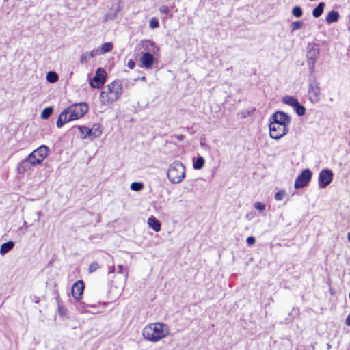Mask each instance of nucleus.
<instances>
[{
    "mask_svg": "<svg viewBox=\"0 0 350 350\" xmlns=\"http://www.w3.org/2000/svg\"><path fill=\"white\" fill-rule=\"evenodd\" d=\"M84 290V283L82 280L77 281L71 288V293L72 297L79 301L82 296Z\"/></svg>",
    "mask_w": 350,
    "mask_h": 350,
    "instance_id": "13",
    "label": "nucleus"
},
{
    "mask_svg": "<svg viewBox=\"0 0 350 350\" xmlns=\"http://www.w3.org/2000/svg\"><path fill=\"white\" fill-rule=\"evenodd\" d=\"M106 81V72L104 68H99L96 71L95 76L90 79V85L92 88H101Z\"/></svg>",
    "mask_w": 350,
    "mask_h": 350,
    "instance_id": "8",
    "label": "nucleus"
},
{
    "mask_svg": "<svg viewBox=\"0 0 350 350\" xmlns=\"http://www.w3.org/2000/svg\"><path fill=\"white\" fill-rule=\"evenodd\" d=\"M159 11L162 14H167L169 13V8L166 5H163L159 8Z\"/></svg>",
    "mask_w": 350,
    "mask_h": 350,
    "instance_id": "38",
    "label": "nucleus"
},
{
    "mask_svg": "<svg viewBox=\"0 0 350 350\" xmlns=\"http://www.w3.org/2000/svg\"><path fill=\"white\" fill-rule=\"evenodd\" d=\"M200 145H201V146H204V143H202V142H200Z\"/></svg>",
    "mask_w": 350,
    "mask_h": 350,
    "instance_id": "52",
    "label": "nucleus"
},
{
    "mask_svg": "<svg viewBox=\"0 0 350 350\" xmlns=\"http://www.w3.org/2000/svg\"><path fill=\"white\" fill-rule=\"evenodd\" d=\"M319 54V49L314 46H312L307 51L308 63L312 71L314 68L316 60Z\"/></svg>",
    "mask_w": 350,
    "mask_h": 350,
    "instance_id": "12",
    "label": "nucleus"
},
{
    "mask_svg": "<svg viewBox=\"0 0 350 350\" xmlns=\"http://www.w3.org/2000/svg\"><path fill=\"white\" fill-rule=\"evenodd\" d=\"M114 271H115L114 265H112L109 267V273H114Z\"/></svg>",
    "mask_w": 350,
    "mask_h": 350,
    "instance_id": "45",
    "label": "nucleus"
},
{
    "mask_svg": "<svg viewBox=\"0 0 350 350\" xmlns=\"http://www.w3.org/2000/svg\"><path fill=\"white\" fill-rule=\"evenodd\" d=\"M169 334V326L165 323L159 322L147 325L142 331L144 338L152 342H159Z\"/></svg>",
    "mask_w": 350,
    "mask_h": 350,
    "instance_id": "2",
    "label": "nucleus"
},
{
    "mask_svg": "<svg viewBox=\"0 0 350 350\" xmlns=\"http://www.w3.org/2000/svg\"><path fill=\"white\" fill-rule=\"evenodd\" d=\"M254 208L257 210L262 211L265 209V205L261 202H257L254 204Z\"/></svg>",
    "mask_w": 350,
    "mask_h": 350,
    "instance_id": "37",
    "label": "nucleus"
},
{
    "mask_svg": "<svg viewBox=\"0 0 350 350\" xmlns=\"http://www.w3.org/2000/svg\"><path fill=\"white\" fill-rule=\"evenodd\" d=\"M49 152V148L45 145H42L29 154L27 158L32 165H36L47 157Z\"/></svg>",
    "mask_w": 350,
    "mask_h": 350,
    "instance_id": "5",
    "label": "nucleus"
},
{
    "mask_svg": "<svg viewBox=\"0 0 350 350\" xmlns=\"http://www.w3.org/2000/svg\"><path fill=\"white\" fill-rule=\"evenodd\" d=\"M174 138L179 141H182L184 139V136L183 135H175Z\"/></svg>",
    "mask_w": 350,
    "mask_h": 350,
    "instance_id": "43",
    "label": "nucleus"
},
{
    "mask_svg": "<svg viewBox=\"0 0 350 350\" xmlns=\"http://www.w3.org/2000/svg\"><path fill=\"white\" fill-rule=\"evenodd\" d=\"M312 172L310 169L304 170L297 177L295 181V189H301L306 186L312 178Z\"/></svg>",
    "mask_w": 350,
    "mask_h": 350,
    "instance_id": "9",
    "label": "nucleus"
},
{
    "mask_svg": "<svg viewBox=\"0 0 350 350\" xmlns=\"http://www.w3.org/2000/svg\"><path fill=\"white\" fill-rule=\"evenodd\" d=\"M135 63L133 60L132 59H130L128 63H127V66L130 68V69H133L135 68Z\"/></svg>",
    "mask_w": 350,
    "mask_h": 350,
    "instance_id": "40",
    "label": "nucleus"
},
{
    "mask_svg": "<svg viewBox=\"0 0 350 350\" xmlns=\"http://www.w3.org/2000/svg\"><path fill=\"white\" fill-rule=\"evenodd\" d=\"M96 54H97V51L93 50L91 52L88 53V56L90 57V58H92V57H94Z\"/></svg>",
    "mask_w": 350,
    "mask_h": 350,
    "instance_id": "41",
    "label": "nucleus"
},
{
    "mask_svg": "<svg viewBox=\"0 0 350 350\" xmlns=\"http://www.w3.org/2000/svg\"><path fill=\"white\" fill-rule=\"evenodd\" d=\"M282 102L284 104L291 106L293 107H295V105H298V103H299L298 100L295 97L292 96H284L282 98Z\"/></svg>",
    "mask_w": 350,
    "mask_h": 350,
    "instance_id": "22",
    "label": "nucleus"
},
{
    "mask_svg": "<svg viewBox=\"0 0 350 350\" xmlns=\"http://www.w3.org/2000/svg\"><path fill=\"white\" fill-rule=\"evenodd\" d=\"M159 21L157 18L153 17L149 21V27L152 29H155L159 27Z\"/></svg>",
    "mask_w": 350,
    "mask_h": 350,
    "instance_id": "32",
    "label": "nucleus"
},
{
    "mask_svg": "<svg viewBox=\"0 0 350 350\" xmlns=\"http://www.w3.org/2000/svg\"><path fill=\"white\" fill-rule=\"evenodd\" d=\"M288 133V126L271 122L269 124V135L273 139H280Z\"/></svg>",
    "mask_w": 350,
    "mask_h": 350,
    "instance_id": "6",
    "label": "nucleus"
},
{
    "mask_svg": "<svg viewBox=\"0 0 350 350\" xmlns=\"http://www.w3.org/2000/svg\"><path fill=\"white\" fill-rule=\"evenodd\" d=\"M292 14L295 17L299 18L302 16V9L299 6H295L292 10Z\"/></svg>",
    "mask_w": 350,
    "mask_h": 350,
    "instance_id": "31",
    "label": "nucleus"
},
{
    "mask_svg": "<svg viewBox=\"0 0 350 350\" xmlns=\"http://www.w3.org/2000/svg\"><path fill=\"white\" fill-rule=\"evenodd\" d=\"M141 80L143 81H146V77L144 76H143L142 78H141Z\"/></svg>",
    "mask_w": 350,
    "mask_h": 350,
    "instance_id": "51",
    "label": "nucleus"
},
{
    "mask_svg": "<svg viewBox=\"0 0 350 350\" xmlns=\"http://www.w3.org/2000/svg\"><path fill=\"white\" fill-rule=\"evenodd\" d=\"M23 226H24L26 228H28L27 223L25 221H24V222H23Z\"/></svg>",
    "mask_w": 350,
    "mask_h": 350,
    "instance_id": "49",
    "label": "nucleus"
},
{
    "mask_svg": "<svg viewBox=\"0 0 350 350\" xmlns=\"http://www.w3.org/2000/svg\"><path fill=\"white\" fill-rule=\"evenodd\" d=\"M167 176L172 183H180L185 176V166L178 161L173 162L168 168Z\"/></svg>",
    "mask_w": 350,
    "mask_h": 350,
    "instance_id": "3",
    "label": "nucleus"
},
{
    "mask_svg": "<svg viewBox=\"0 0 350 350\" xmlns=\"http://www.w3.org/2000/svg\"><path fill=\"white\" fill-rule=\"evenodd\" d=\"M91 130V137L93 138H97L99 137L102 133V131L100 129V127L98 124H94Z\"/></svg>",
    "mask_w": 350,
    "mask_h": 350,
    "instance_id": "25",
    "label": "nucleus"
},
{
    "mask_svg": "<svg viewBox=\"0 0 350 350\" xmlns=\"http://www.w3.org/2000/svg\"><path fill=\"white\" fill-rule=\"evenodd\" d=\"M36 215H37V217H36V221H40V213L38 211V212H36Z\"/></svg>",
    "mask_w": 350,
    "mask_h": 350,
    "instance_id": "46",
    "label": "nucleus"
},
{
    "mask_svg": "<svg viewBox=\"0 0 350 350\" xmlns=\"http://www.w3.org/2000/svg\"><path fill=\"white\" fill-rule=\"evenodd\" d=\"M272 122L278 124H283V126H288L291 122V118L287 114L282 111H277L272 115Z\"/></svg>",
    "mask_w": 350,
    "mask_h": 350,
    "instance_id": "11",
    "label": "nucleus"
},
{
    "mask_svg": "<svg viewBox=\"0 0 350 350\" xmlns=\"http://www.w3.org/2000/svg\"><path fill=\"white\" fill-rule=\"evenodd\" d=\"M123 94L122 83L120 80H115L107 84L100 92L99 101L101 107L109 106L122 96Z\"/></svg>",
    "mask_w": 350,
    "mask_h": 350,
    "instance_id": "1",
    "label": "nucleus"
},
{
    "mask_svg": "<svg viewBox=\"0 0 350 350\" xmlns=\"http://www.w3.org/2000/svg\"><path fill=\"white\" fill-rule=\"evenodd\" d=\"M14 246V243L12 241L3 243L0 247V254L2 256L5 255L6 253L13 249Z\"/></svg>",
    "mask_w": 350,
    "mask_h": 350,
    "instance_id": "19",
    "label": "nucleus"
},
{
    "mask_svg": "<svg viewBox=\"0 0 350 350\" xmlns=\"http://www.w3.org/2000/svg\"><path fill=\"white\" fill-rule=\"evenodd\" d=\"M128 275H129V273H128V272L126 271V272L125 273V274H124V281H126V279H127V278H128Z\"/></svg>",
    "mask_w": 350,
    "mask_h": 350,
    "instance_id": "48",
    "label": "nucleus"
},
{
    "mask_svg": "<svg viewBox=\"0 0 350 350\" xmlns=\"http://www.w3.org/2000/svg\"><path fill=\"white\" fill-rule=\"evenodd\" d=\"M339 17L340 15L338 12L333 10L327 14L325 21L327 23L331 24L336 22L339 19Z\"/></svg>",
    "mask_w": 350,
    "mask_h": 350,
    "instance_id": "20",
    "label": "nucleus"
},
{
    "mask_svg": "<svg viewBox=\"0 0 350 350\" xmlns=\"http://www.w3.org/2000/svg\"><path fill=\"white\" fill-rule=\"evenodd\" d=\"M294 108L298 116H304L306 113L305 107L303 105H300L299 103H298V105H296Z\"/></svg>",
    "mask_w": 350,
    "mask_h": 350,
    "instance_id": "30",
    "label": "nucleus"
},
{
    "mask_svg": "<svg viewBox=\"0 0 350 350\" xmlns=\"http://www.w3.org/2000/svg\"><path fill=\"white\" fill-rule=\"evenodd\" d=\"M78 129L81 134L82 139H86L87 137H91V130L85 126H79Z\"/></svg>",
    "mask_w": 350,
    "mask_h": 350,
    "instance_id": "24",
    "label": "nucleus"
},
{
    "mask_svg": "<svg viewBox=\"0 0 350 350\" xmlns=\"http://www.w3.org/2000/svg\"><path fill=\"white\" fill-rule=\"evenodd\" d=\"M70 122L69 120L68 116L66 115V112L64 111H62V113L59 115V117L57 118V120L56 122V125L57 128H61L62 126L68 122Z\"/></svg>",
    "mask_w": 350,
    "mask_h": 350,
    "instance_id": "18",
    "label": "nucleus"
},
{
    "mask_svg": "<svg viewBox=\"0 0 350 350\" xmlns=\"http://www.w3.org/2000/svg\"><path fill=\"white\" fill-rule=\"evenodd\" d=\"M89 107L86 103H75L66 108V112L70 121L77 120L88 113Z\"/></svg>",
    "mask_w": 350,
    "mask_h": 350,
    "instance_id": "4",
    "label": "nucleus"
},
{
    "mask_svg": "<svg viewBox=\"0 0 350 350\" xmlns=\"http://www.w3.org/2000/svg\"><path fill=\"white\" fill-rule=\"evenodd\" d=\"M286 196V191L284 190H280L275 194V199L277 201L282 200Z\"/></svg>",
    "mask_w": 350,
    "mask_h": 350,
    "instance_id": "34",
    "label": "nucleus"
},
{
    "mask_svg": "<svg viewBox=\"0 0 350 350\" xmlns=\"http://www.w3.org/2000/svg\"><path fill=\"white\" fill-rule=\"evenodd\" d=\"M99 267H100V266L98 264V262H93L89 266L88 272L90 273H92L94 272L95 271H96L98 269H99Z\"/></svg>",
    "mask_w": 350,
    "mask_h": 350,
    "instance_id": "33",
    "label": "nucleus"
},
{
    "mask_svg": "<svg viewBox=\"0 0 350 350\" xmlns=\"http://www.w3.org/2000/svg\"><path fill=\"white\" fill-rule=\"evenodd\" d=\"M46 79L50 83L56 82L58 80V75L54 72H49L46 75Z\"/></svg>",
    "mask_w": 350,
    "mask_h": 350,
    "instance_id": "28",
    "label": "nucleus"
},
{
    "mask_svg": "<svg viewBox=\"0 0 350 350\" xmlns=\"http://www.w3.org/2000/svg\"><path fill=\"white\" fill-rule=\"evenodd\" d=\"M31 166H34V165H32L28 159L26 158L18 164V171L19 173H24L29 170Z\"/></svg>",
    "mask_w": 350,
    "mask_h": 350,
    "instance_id": "17",
    "label": "nucleus"
},
{
    "mask_svg": "<svg viewBox=\"0 0 350 350\" xmlns=\"http://www.w3.org/2000/svg\"><path fill=\"white\" fill-rule=\"evenodd\" d=\"M303 25V23L301 21H295L292 23V29H291V31H295L299 29H300Z\"/></svg>",
    "mask_w": 350,
    "mask_h": 350,
    "instance_id": "35",
    "label": "nucleus"
},
{
    "mask_svg": "<svg viewBox=\"0 0 350 350\" xmlns=\"http://www.w3.org/2000/svg\"><path fill=\"white\" fill-rule=\"evenodd\" d=\"M246 241L248 245H252L254 244L256 239L254 237H248Z\"/></svg>",
    "mask_w": 350,
    "mask_h": 350,
    "instance_id": "39",
    "label": "nucleus"
},
{
    "mask_svg": "<svg viewBox=\"0 0 350 350\" xmlns=\"http://www.w3.org/2000/svg\"><path fill=\"white\" fill-rule=\"evenodd\" d=\"M147 224L154 232H158L161 230V223L154 216H151L148 219Z\"/></svg>",
    "mask_w": 350,
    "mask_h": 350,
    "instance_id": "16",
    "label": "nucleus"
},
{
    "mask_svg": "<svg viewBox=\"0 0 350 350\" xmlns=\"http://www.w3.org/2000/svg\"><path fill=\"white\" fill-rule=\"evenodd\" d=\"M153 62L154 56L148 52L144 53L140 57V66L147 69L151 68Z\"/></svg>",
    "mask_w": 350,
    "mask_h": 350,
    "instance_id": "14",
    "label": "nucleus"
},
{
    "mask_svg": "<svg viewBox=\"0 0 350 350\" xmlns=\"http://www.w3.org/2000/svg\"><path fill=\"white\" fill-rule=\"evenodd\" d=\"M204 163L205 160L201 156L193 159V167L195 170H201L204 166Z\"/></svg>",
    "mask_w": 350,
    "mask_h": 350,
    "instance_id": "21",
    "label": "nucleus"
},
{
    "mask_svg": "<svg viewBox=\"0 0 350 350\" xmlns=\"http://www.w3.org/2000/svg\"><path fill=\"white\" fill-rule=\"evenodd\" d=\"M121 10V6L120 3H117L115 4L109 10L107 13L104 16V21H111L116 18L118 14L120 12Z\"/></svg>",
    "mask_w": 350,
    "mask_h": 350,
    "instance_id": "15",
    "label": "nucleus"
},
{
    "mask_svg": "<svg viewBox=\"0 0 350 350\" xmlns=\"http://www.w3.org/2000/svg\"><path fill=\"white\" fill-rule=\"evenodd\" d=\"M130 187L133 191H139L143 189L144 185L142 183L134 182L131 184Z\"/></svg>",
    "mask_w": 350,
    "mask_h": 350,
    "instance_id": "29",
    "label": "nucleus"
},
{
    "mask_svg": "<svg viewBox=\"0 0 350 350\" xmlns=\"http://www.w3.org/2000/svg\"><path fill=\"white\" fill-rule=\"evenodd\" d=\"M118 273L119 274H122V273H123V269H124L123 265H119L118 266Z\"/></svg>",
    "mask_w": 350,
    "mask_h": 350,
    "instance_id": "42",
    "label": "nucleus"
},
{
    "mask_svg": "<svg viewBox=\"0 0 350 350\" xmlns=\"http://www.w3.org/2000/svg\"><path fill=\"white\" fill-rule=\"evenodd\" d=\"M325 5L323 2L319 3L318 5L312 10L313 16L315 18H319L321 16L323 12Z\"/></svg>",
    "mask_w": 350,
    "mask_h": 350,
    "instance_id": "23",
    "label": "nucleus"
},
{
    "mask_svg": "<svg viewBox=\"0 0 350 350\" xmlns=\"http://www.w3.org/2000/svg\"><path fill=\"white\" fill-rule=\"evenodd\" d=\"M113 49V44L111 42H105L100 47V53L104 54L110 52Z\"/></svg>",
    "mask_w": 350,
    "mask_h": 350,
    "instance_id": "26",
    "label": "nucleus"
},
{
    "mask_svg": "<svg viewBox=\"0 0 350 350\" xmlns=\"http://www.w3.org/2000/svg\"><path fill=\"white\" fill-rule=\"evenodd\" d=\"M347 239H348L349 241H350V232H349L347 234Z\"/></svg>",
    "mask_w": 350,
    "mask_h": 350,
    "instance_id": "50",
    "label": "nucleus"
},
{
    "mask_svg": "<svg viewBox=\"0 0 350 350\" xmlns=\"http://www.w3.org/2000/svg\"><path fill=\"white\" fill-rule=\"evenodd\" d=\"M59 313L61 315H64L65 312L64 308H59Z\"/></svg>",
    "mask_w": 350,
    "mask_h": 350,
    "instance_id": "47",
    "label": "nucleus"
},
{
    "mask_svg": "<svg viewBox=\"0 0 350 350\" xmlns=\"http://www.w3.org/2000/svg\"><path fill=\"white\" fill-rule=\"evenodd\" d=\"M90 57L88 56V53H83L80 57V62L82 64H85L88 62V61L90 59Z\"/></svg>",
    "mask_w": 350,
    "mask_h": 350,
    "instance_id": "36",
    "label": "nucleus"
},
{
    "mask_svg": "<svg viewBox=\"0 0 350 350\" xmlns=\"http://www.w3.org/2000/svg\"><path fill=\"white\" fill-rule=\"evenodd\" d=\"M345 323L347 325L350 326V314L346 318Z\"/></svg>",
    "mask_w": 350,
    "mask_h": 350,
    "instance_id": "44",
    "label": "nucleus"
},
{
    "mask_svg": "<svg viewBox=\"0 0 350 350\" xmlns=\"http://www.w3.org/2000/svg\"><path fill=\"white\" fill-rule=\"evenodd\" d=\"M308 96L309 100L312 103H317L321 100V88L316 79L309 82Z\"/></svg>",
    "mask_w": 350,
    "mask_h": 350,
    "instance_id": "7",
    "label": "nucleus"
},
{
    "mask_svg": "<svg viewBox=\"0 0 350 350\" xmlns=\"http://www.w3.org/2000/svg\"><path fill=\"white\" fill-rule=\"evenodd\" d=\"M333 179V173L331 170L323 169L319 174L318 184L319 188H325L329 185Z\"/></svg>",
    "mask_w": 350,
    "mask_h": 350,
    "instance_id": "10",
    "label": "nucleus"
},
{
    "mask_svg": "<svg viewBox=\"0 0 350 350\" xmlns=\"http://www.w3.org/2000/svg\"><path fill=\"white\" fill-rule=\"evenodd\" d=\"M53 113V108L51 107H46L43 109V111L41 113V118L42 119H47L49 118Z\"/></svg>",
    "mask_w": 350,
    "mask_h": 350,
    "instance_id": "27",
    "label": "nucleus"
}]
</instances>
